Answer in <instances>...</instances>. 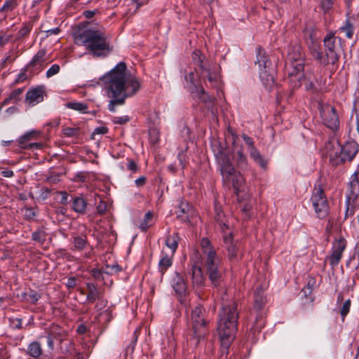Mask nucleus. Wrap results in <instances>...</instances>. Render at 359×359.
I'll return each mask as SVG.
<instances>
[{
    "instance_id": "f257e3e1",
    "label": "nucleus",
    "mask_w": 359,
    "mask_h": 359,
    "mask_svg": "<svg viewBox=\"0 0 359 359\" xmlns=\"http://www.w3.org/2000/svg\"><path fill=\"white\" fill-rule=\"evenodd\" d=\"M101 81L107 96L111 99L108 104L111 112H115L116 105H123L126 99L134 95L140 88V81L130 75L124 62H118L102 76Z\"/></svg>"
},
{
    "instance_id": "f03ea898",
    "label": "nucleus",
    "mask_w": 359,
    "mask_h": 359,
    "mask_svg": "<svg viewBox=\"0 0 359 359\" xmlns=\"http://www.w3.org/2000/svg\"><path fill=\"white\" fill-rule=\"evenodd\" d=\"M224 294L222 297V309L219 312L217 332L221 342V355H227L229 348L235 339L237 332L238 312L236 303L231 300L227 302Z\"/></svg>"
},
{
    "instance_id": "7ed1b4c3",
    "label": "nucleus",
    "mask_w": 359,
    "mask_h": 359,
    "mask_svg": "<svg viewBox=\"0 0 359 359\" xmlns=\"http://www.w3.org/2000/svg\"><path fill=\"white\" fill-rule=\"evenodd\" d=\"M74 39L76 44L85 46L94 57H104L112 50L105 33L100 29H78Z\"/></svg>"
},
{
    "instance_id": "20e7f679",
    "label": "nucleus",
    "mask_w": 359,
    "mask_h": 359,
    "mask_svg": "<svg viewBox=\"0 0 359 359\" xmlns=\"http://www.w3.org/2000/svg\"><path fill=\"white\" fill-rule=\"evenodd\" d=\"M215 147L217 148L214 149V153L219 165L223 183L226 186L232 187L233 194L239 198L240 193L244 191V179L241 173L236 170L229 156L225 152V148L221 143L218 142V145H215Z\"/></svg>"
},
{
    "instance_id": "39448f33",
    "label": "nucleus",
    "mask_w": 359,
    "mask_h": 359,
    "mask_svg": "<svg viewBox=\"0 0 359 359\" xmlns=\"http://www.w3.org/2000/svg\"><path fill=\"white\" fill-rule=\"evenodd\" d=\"M200 245L204 256V268L206 275L212 285L214 287H218L221 284L224 273L222 259L208 238H203Z\"/></svg>"
},
{
    "instance_id": "423d86ee",
    "label": "nucleus",
    "mask_w": 359,
    "mask_h": 359,
    "mask_svg": "<svg viewBox=\"0 0 359 359\" xmlns=\"http://www.w3.org/2000/svg\"><path fill=\"white\" fill-rule=\"evenodd\" d=\"M337 39H339V41L341 40V38L337 37L333 32L327 34L323 39L325 52L321 50L319 45L313 44L309 47L311 54L316 60L323 66L336 65L339 60L336 44Z\"/></svg>"
},
{
    "instance_id": "0eeeda50",
    "label": "nucleus",
    "mask_w": 359,
    "mask_h": 359,
    "mask_svg": "<svg viewBox=\"0 0 359 359\" xmlns=\"http://www.w3.org/2000/svg\"><path fill=\"white\" fill-rule=\"evenodd\" d=\"M189 323L192 332L191 341L196 346L208 334L209 321L205 318V309L202 305L198 304L192 309Z\"/></svg>"
},
{
    "instance_id": "6e6552de",
    "label": "nucleus",
    "mask_w": 359,
    "mask_h": 359,
    "mask_svg": "<svg viewBox=\"0 0 359 359\" xmlns=\"http://www.w3.org/2000/svg\"><path fill=\"white\" fill-rule=\"evenodd\" d=\"M256 60L255 65H257L259 69V77L263 85L270 90L275 82L271 61L266 50L262 47L258 46L255 50Z\"/></svg>"
},
{
    "instance_id": "1a4fd4ad",
    "label": "nucleus",
    "mask_w": 359,
    "mask_h": 359,
    "mask_svg": "<svg viewBox=\"0 0 359 359\" xmlns=\"http://www.w3.org/2000/svg\"><path fill=\"white\" fill-rule=\"evenodd\" d=\"M304 67V53L302 47L298 44L291 46L288 49L286 69L290 77L302 76Z\"/></svg>"
},
{
    "instance_id": "9d476101",
    "label": "nucleus",
    "mask_w": 359,
    "mask_h": 359,
    "mask_svg": "<svg viewBox=\"0 0 359 359\" xmlns=\"http://www.w3.org/2000/svg\"><path fill=\"white\" fill-rule=\"evenodd\" d=\"M358 144L355 141H348L344 145L338 144L337 151L330 154V161L334 165L351 161L358 154Z\"/></svg>"
},
{
    "instance_id": "9b49d317",
    "label": "nucleus",
    "mask_w": 359,
    "mask_h": 359,
    "mask_svg": "<svg viewBox=\"0 0 359 359\" xmlns=\"http://www.w3.org/2000/svg\"><path fill=\"white\" fill-rule=\"evenodd\" d=\"M184 81L185 88L194 99H198L203 103H210L212 101L213 98L197 83L194 72L185 74Z\"/></svg>"
},
{
    "instance_id": "f8f14e48",
    "label": "nucleus",
    "mask_w": 359,
    "mask_h": 359,
    "mask_svg": "<svg viewBox=\"0 0 359 359\" xmlns=\"http://www.w3.org/2000/svg\"><path fill=\"white\" fill-rule=\"evenodd\" d=\"M310 200L318 218L320 219L325 218L329 214L330 208L323 188L315 187Z\"/></svg>"
},
{
    "instance_id": "ddd939ff",
    "label": "nucleus",
    "mask_w": 359,
    "mask_h": 359,
    "mask_svg": "<svg viewBox=\"0 0 359 359\" xmlns=\"http://www.w3.org/2000/svg\"><path fill=\"white\" fill-rule=\"evenodd\" d=\"M320 115L323 123L329 128L337 130L339 127V120L334 107L329 104H318Z\"/></svg>"
},
{
    "instance_id": "4468645a",
    "label": "nucleus",
    "mask_w": 359,
    "mask_h": 359,
    "mask_svg": "<svg viewBox=\"0 0 359 359\" xmlns=\"http://www.w3.org/2000/svg\"><path fill=\"white\" fill-rule=\"evenodd\" d=\"M224 248L227 252V257L231 263H237L241 259V255L239 250V243L234 241L233 233H224L223 235Z\"/></svg>"
},
{
    "instance_id": "2eb2a0df",
    "label": "nucleus",
    "mask_w": 359,
    "mask_h": 359,
    "mask_svg": "<svg viewBox=\"0 0 359 359\" xmlns=\"http://www.w3.org/2000/svg\"><path fill=\"white\" fill-rule=\"evenodd\" d=\"M346 248V241L343 237L332 242L331 253L325 258V261H329L332 269H334L339 264Z\"/></svg>"
},
{
    "instance_id": "dca6fc26",
    "label": "nucleus",
    "mask_w": 359,
    "mask_h": 359,
    "mask_svg": "<svg viewBox=\"0 0 359 359\" xmlns=\"http://www.w3.org/2000/svg\"><path fill=\"white\" fill-rule=\"evenodd\" d=\"M177 203V209L175 211L177 219L182 223H189L191 219L196 215L194 208L182 198H180Z\"/></svg>"
},
{
    "instance_id": "f3484780",
    "label": "nucleus",
    "mask_w": 359,
    "mask_h": 359,
    "mask_svg": "<svg viewBox=\"0 0 359 359\" xmlns=\"http://www.w3.org/2000/svg\"><path fill=\"white\" fill-rule=\"evenodd\" d=\"M50 62L46 50L39 49L27 65V69L32 72H40Z\"/></svg>"
},
{
    "instance_id": "a211bd4d",
    "label": "nucleus",
    "mask_w": 359,
    "mask_h": 359,
    "mask_svg": "<svg viewBox=\"0 0 359 359\" xmlns=\"http://www.w3.org/2000/svg\"><path fill=\"white\" fill-rule=\"evenodd\" d=\"M199 76L201 81L207 88H217L219 83V75L210 64L205 67H203Z\"/></svg>"
},
{
    "instance_id": "6ab92c4d",
    "label": "nucleus",
    "mask_w": 359,
    "mask_h": 359,
    "mask_svg": "<svg viewBox=\"0 0 359 359\" xmlns=\"http://www.w3.org/2000/svg\"><path fill=\"white\" fill-rule=\"evenodd\" d=\"M84 231L80 233L72 232L71 233V250L73 252H81L90 246L88 236L86 231V227L83 226Z\"/></svg>"
},
{
    "instance_id": "aec40b11",
    "label": "nucleus",
    "mask_w": 359,
    "mask_h": 359,
    "mask_svg": "<svg viewBox=\"0 0 359 359\" xmlns=\"http://www.w3.org/2000/svg\"><path fill=\"white\" fill-rule=\"evenodd\" d=\"M359 197V168L351 175L348 184L346 201L355 202Z\"/></svg>"
},
{
    "instance_id": "412c9836",
    "label": "nucleus",
    "mask_w": 359,
    "mask_h": 359,
    "mask_svg": "<svg viewBox=\"0 0 359 359\" xmlns=\"http://www.w3.org/2000/svg\"><path fill=\"white\" fill-rule=\"evenodd\" d=\"M45 95V87L43 86H38L27 92L25 102L30 106H34L43 101Z\"/></svg>"
},
{
    "instance_id": "4be33fe9",
    "label": "nucleus",
    "mask_w": 359,
    "mask_h": 359,
    "mask_svg": "<svg viewBox=\"0 0 359 359\" xmlns=\"http://www.w3.org/2000/svg\"><path fill=\"white\" fill-rule=\"evenodd\" d=\"M237 136L233 135V158L236 161L237 166L241 169H247L248 167L247 156L243 153L242 145L236 142Z\"/></svg>"
},
{
    "instance_id": "5701e85b",
    "label": "nucleus",
    "mask_w": 359,
    "mask_h": 359,
    "mask_svg": "<svg viewBox=\"0 0 359 359\" xmlns=\"http://www.w3.org/2000/svg\"><path fill=\"white\" fill-rule=\"evenodd\" d=\"M191 268L190 273L191 275L192 283L194 287H201L204 285L205 277L203 274L201 267L200 266V261H192L191 259Z\"/></svg>"
},
{
    "instance_id": "b1692460",
    "label": "nucleus",
    "mask_w": 359,
    "mask_h": 359,
    "mask_svg": "<svg viewBox=\"0 0 359 359\" xmlns=\"http://www.w3.org/2000/svg\"><path fill=\"white\" fill-rule=\"evenodd\" d=\"M170 284L175 292L180 296L186 294L187 290V283L183 276L175 271L172 275Z\"/></svg>"
},
{
    "instance_id": "393cba45",
    "label": "nucleus",
    "mask_w": 359,
    "mask_h": 359,
    "mask_svg": "<svg viewBox=\"0 0 359 359\" xmlns=\"http://www.w3.org/2000/svg\"><path fill=\"white\" fill-rule=\"evenodd\" d=\"M38 136L39 133L36 131L33 130L28 132L22 135L18 139V144L21 148L25 149H30L34 148L40 149L41 147V144L40 143H28L29 141Z\"/></svg>"
},
{
    "instance_id": "a878e982",
    "label": "nucleus",
    "mask_w": 359,
    "mask_h": 359,
    "mask_svg": "<svg viewBox=\"0 0 359 359\" xmlns=\"http://www.w3.org/2000/svg\"><path fill=\"white\" fill-rule=\"evenodd\" d=\"M64 106L65 107L76 111L79 114H92L93 115H95L96 114L95 111H93L92 112L90 111L88 104L83 102L72 100L65 102Z\"/></svg>"
},
{
    "instance_id": "bb28decb",
    "label": "nucleus",
    "mask_w": 359,
    "mask_h": 359,
    "mask_svg": "<svg viewBox=\"0 0 359 359\" xmlns=\"http://www.w3.org/2000/svg\"><path fill=\"white\" fill-rule=\"evenodd\" d=\"M86 289L88 290L86 299L89 303H93L96 300H100V299L102 297V293L101 290L93 283H87Z\"/></svg>"
},
{
    "instance_id": "cd10ccee",
    "label": "nucleus",
    "mask_w": 359,
    "mask_h": 359,
    "mask_svg": "<svg viewBox=\"0 0 359 359\" xmlns=\"http://www.w3.org/2000/svg\"><path fill=\"white\" fill-rule=\"evenodd\" d=\"M25 353L27 355L34 359H40L43 354L41 343L37 341H32L28 344Z\"/></svg>"
},
{
    "instance_id": "c85d7f7f",
    "label": "nucleus",
    "mask_w": 359,
    "mask_h": 359,
    "mask_svg": "<svg viewBox=\"0 0 359 359\" xmlns=\"http://www.w3.org/2000/svg\"><path fill=\"white\" fill-rule=\"evenodd\" d=\"M172 257L173 255H169L164 252H161V259L158 262V271L161 275H164L168 269L172 264Z\"/></svg>"
},
{
    "instance_id": "c756f323",
    "label": "nucleus",
    "mask_w": 359,
    "mask_h": 359,
    "mask_svg": "<svg viewBox=\"0 0 359 359\" xmlns=\"http://www.w3.org/2000/svg\"><path fill=\"white\" fill-rule=\"evenodd\" d=\"M180 240V234L177 232H174L167 236L165 240V245L171 250L172 255H175L178 248Z\"/></svg>"
},
{
    "instance_id": "7c9ffc66",
    "label": "nucleus",
    "mask_w": 359,
    "mask_h": 359,
    "mask_svg": "<svg viewBox=\"0 0 359 359\" xmlns=\"http://www.w3.org/2000/svg\"><path fill=\"white\" fill-rule=\"evenodd\" d=\"M355 27L353 22L351 21V17L348 16L344 22L343 25L339 29L341 32H344L346 37L351 39L354 34Z\"/></svg>"
},
{
    "instance_id": "2f4dec72",
    "label": "nucleus",
    "mask_w": 359,
    "mask_h": 359,
    "mask_svg": "<svg viewBox=\"0 0 359 359\" xmlns=\"http://www.w3.org/2000/svg\"><path fill=\"white\" fill-rule=\"evenodd\" d=\"M87 203L83 197L76 196L72 201V209L78 213L86 212Z\"/></svg>"
},
{
    "instance_id": "473e14b6",
    "label": "nucleus",
    "mask_w": 359,
    "mask_h": 359,
    "mask_svg": "<svg viewBox=\"0 0 359 359\" xmlns=\"http://www.w3.org/2000/svg\"><path fill=\"white\" fill-rule=\"evenodd\" d=\"M265 325V315L264 313L261 311H257L254 324L252 325V329L255 331L260 332V330L264 327Z\"/></svg>"
},
{
    "instance_id": "72a5a7b5",
    "label": "nucleus",
    "mask_w": 359,
    "mask_h": 359,
    "mask_svg": "<svg viewBox=\"0 0 359 359\" xmlns=\"http://www.w3.org/2000/svg\"><path fill=\"white\" fill-rule=\"evenodd\" d=\"M192 60L194 63L198 66L201 70L203 69V67H207L208 65H210L209 62H204L205 57H203L201 52L199 50H195L192 53Z\"/></svg>"
},
{
    "instance_id": "f704fd0d",
    "label": "nucleus",
    "mask_w": 359,
    "mask_h": 359,
    "mask_svg": "<svg viewBox=\"0 0 359 359\" xmlns=\"http://www.w3.org/2000/svg\"><path fill=\"white\" fill-rule=\"evenodd\" d=\"M265 304V299L263 292L262 290H257L254 294V308L257 311H259L262 309Z\"/></svg>"
},
{
    "instance_id": "c9c22d12",
    "label": "nucleus",
    "mask_w": 359,
    "mask_h": 359,
    "mask_svg": "<svg viewBox=\"0 0 359 359\" xmlns=\"http://www.w3.org/2000/svg\"><path fill=\"white\" fill-rule=\"evenodd\" d=\"M22 296L25 301L32 304H36V302L41 297V295L36 291L33 290H30L27 292L22 293Z\"/></svg>"
},
{
    "instance_id": "e433bc0d",
    "label": "nucleus",
    "mask_w": 359,
    "mask_h": 359,
    "mask_svg": "<svg viewBox=\"0 0 359 359\" xmlns=\"http://www.w3.org/2000/svg\"><path fill=\"white\" fill-rule=\"evenodd\" d=\"M215 211L216 212L215 219L220 225L222 231L224 232L228 229V225L224 222V214L220 206L215 205Z\"/></svg>"
},
{
    "instance_id": "4c0bfd02",
    "label": "nucleus",
    "mask_w": 359,
    "mask_h": 359,
    "mask_svg": "<svg viewBox=\"0 0 359 359\" xmlns=\"http://www.w3.org/2000/svg\"><path fill=\"white\" fill-rule=\"evenodd\" d=\"M250 157L262 169L265 170L267 168V161L263 158V156L261 155L258 150L254 151V153H252V154H250Z\"/></svg>"
},
{
    "instance_id": "58836bf2",
    "label": "nucleus",
    "mask_w": 359,
    "mask_h": 359,
    "mask_svg": "<svg viewBox=\"0 0 359 359\" xmlns=\"http://www.w3.org/2000/svg\"><path fill=\"white\" fill-rule=\"evenodd\" d=\"M32 29V24L31 22H26L16 34L15 39L19 40L29 34Z\"/></svg>"
},
{
    "instance_id": "ea45409f",
    "label": "nucleus",
    "mask_w": 359,
    "mask_h": 359,
    "mask_svg": "<svg viewBox=\"0 0 359 359\" xmlns=\"http://www.w3.org/2000/svg\"><path fill=\"white\" fill-rule=\"evenodd\" d=\"M18 6L17 0H6L2 7L0 8V12L8 13L13 11Z\"/></svg>"
},
{
    "instance_id": "a19ab883",
    "label": "nucleus",
    "mask_w": 359,
    "mask_h": 359,
    "mask_svg": "<svg viewBox=\"0 0 359 359\" xmlns=\"http://www.w3.org/2000/svg\"><path fill=\"white\" fill-rule=\"evenodd\" d=\"M351 304V299H348L346 300L343 303L341 308L339 311L340 316L341 317V320L343 322L344 321L346 316L348 315V313L350 311Z\"/></svg>"
},
{
    "instance_id": "79ce46f5",
    "label": "nucleus",
    "mask_w": 359,
    "mask_h": 359,
    "mask_svg": "<svg viewBox=\"0 0 359 359\" xmlns=\"http://www.w3.org/2000/svg\"><path fill=\"white\" fill-rule=\"evenodd\" d=\"M242 137L245 144L248 147L250 155L252 154V153H254V151L257 150V148L255 147V142L252 137H250V136L245 133L242 135Z\"/></svg>"
},
{
    "instance_id": "37998d69",
    "label": "nucleus",
    "mask_w": 359,
    "mask_h": 359,
    "mask_svg": "<svg viewBox=\"0 0 359 359\" xmlns=\"http://www.w3.org/2000/svg\"><path fill=\"white\" fill-rule=\"evenodd\" d=\"M153 218V213L151 212H147L144 217V220L140 224V228L142 231H147L150 225L148 224Z\"/></svg>"
},
{
    "instance_id": "c03bdc74",
    "label": "nucleus",
    "mask_w": 359,
    "mask_h": 359,
    "mask_svg": "<svg viewBox=\"0 0 359 359\" xmlns=\"http://www.w3.org/2000/svg\"><path fill=\"white\" fill-rule=\"evenodd\" d=\"M63 134L68 137H78L80 134L79 128L66 127L62 130Z\"/></svg>"
},
{
    "instance_id": "a18cd8bd",
    "label": "nucleus",
    "mask_w": 359,
    "mask_h": 359,
    "mask_svg": "<svg viewBox=\"0 0 359 359\" xmlns=\"http://www.w3.org/2000/svg\"><path fill=\"white\" fill-rule=\"evenodd\" d=\"M336 0H320V7L324 13H328L333 7Z\"/></svg>"
},
{
    "instance_id": "49530a36",
    "label": "nucleus",
    "mask_w": 359,
    "mask_h": 359,
    "mask_svg": "<svg viewBox=\"0 0 359 359\" xmlns=\"http://www.w3.org/2000/svg\"><path fill=\"white\" fill-rule=\"evenodd\" d=\"M24 90V88H19L15 89L10 94L11 97L13 98V103H17L20 100V95Z\"/></svg>"
},
{
    "instance_id": "de8ad7c7",
    "label": "nucleus",
    "mask_w": 359,
    "mask_h": 359,
    "mask_svg": "<svg viewBox=\"0 0 359 359\" xmlns=\"http://www.w3.org/2000/svg\"><path fill=\"white\" fill-rule=\"evenodd\" d=\"M60 67L59 65H53L46 72V76L47 78H50L60 72Z\"/></svg>"
},
{
    "instance_id": "09e8293b",
    "label": "nucleus",
    "mask_w": 359,
    "mask_h": 359,
    "mask_svg": "<svg viewBox=\"0 0 359 359\" xmlns=\"http://www.w3.org/2000/svg\"><path fill=\"white\" fill-rule=\"evenodd\" d=\"M36 215V213L34 208H26L25 209L24 217L27 220L33 219Z\"/></svg>"
},
{
    "instance_id": "8fccbe9b",
    "label": "nucleus",
    "mask_w": 359,
    "mask_h": 359,
    "mask_svg": "<svg viewBox=\"0 0 359 359\" xmlns=\"http://www.w3.org/2000/svg\"><path fill=\"white\" fill-rule=\"evenodd\" d=\"M129 121L130 118L128 116H117L114 118L113 123L115 124L123 125L128 123Z\"/></svg>"
},
{
    "instance_id": "3c124183",
    "label": "nucleus",
    "mask_w": 359,
    "mask_h": 359,
    "mask_svg": "<svg viewBox=\"0 0 359 359\" xmlns=\"http://www.w3.org/2000/svg\"><path fill=\"white\" fill-rule=\"evenodd\" d=\"M315 283L316 281L313 278L308 281L306 286L302 289V292H304L305 295H306V290H309V294H311Z\"/></svg>"
},
{
    "instance_id": "603ef678",
    "label": "nucleus",
    "mask_w": 359,
    "mask_h": 359,
    "mask_svg": "<svg viewBox=\"0 0 359 359\" xmlns=\"http://www.w3.org/2000/svg\"><path fill=\"white\" fill-rule=\"evenodd\" d=\"M91 275L95 279L97 280H103L102 271L99 269H93L91 271Z\"/></svg>"
},
{
    "instance_id": "864d4df0",
    "label": "nucleus",
    "mask_w": 359,
    "mask_h": 359,
    "mask_svg": "<svg viewBox=\"0 0 359 359\" xmlns=\"http://www.w3.org/2000/svg\"><path fill=\"white\" fill-rule=\"evenodd\" d=\"M346 202L347 208H346V210L345 212V217L347 218L348 216L354 215L355 208L354 207L353 205L351 204V201L349 203H348L346 201Z\"/></svg>"
},
{
    "instance_id": "5fc2aeb1",
    "label": "nucleus",
    "mask_w": 359,
    "mask_h": 359,
    "mask_svg": "<svg viewBox=\"0 0 359 359\" xmlns=\"http://www.w3.org/2000/svg\"><path fill=\"white\" fill-rule=\"evenodd\" d=\"M177 158L182 168L184 169L187 165L186 154H184L183 152L179 153L177 155Z\"/></svg>"
},
{
    "instance_id": "6e6d98bb",
    "label": "nucleus",
    "mask_w": 359,
    "mask_h": 359,
    "mask_svg": "<svg viewBox=\"0 0 359 359\" xmlns=\"http://www.w3.org/2000/svg\"><path fill=\"white\" fill-rule=\"evenodd\" d=\"M32 238L34 241L38 242H43L44 240V236L41 231H34L32 234Z\"/></svg>"
},
{
    "instance_id": "4d7b16f0",
    "label": "nucleus",
    "mask_w": 359,
    "mask_h": 359,
    "mask_svg": "<svg viewBox=\"0 0 359 359\" xmlns=\"http://www.w3.org/2000/svg\"><path fill=\"white\" fill-rule=\"evenodd\" d=\"M126 167L128 170H131L133 172H136L138 170V165L133 160L128 161Z\"/></svg>"
},
{
    "instance_id": "13d9d810",
    "label": "nucleus",
    "mask_w": 359,
    "mask_h": 359,
    "mask_svg": "<svg viewBox=\"0 0 359 359\" xmlns=\"http://www.w3.org/2000/svg\"><path fill=\"white\" fill-rule=\"evenodd\" d=\"M65 285L68 289L74 288L76 285V277H74V276L69 277L67 279V283H65Z\"/></svg>"
},
{
    "instance_id": "bf43d9fd",
    "label": "nucleus",
    "mask_w": 359,
    "mask_h": 359,
    "mask_svg": "<svg viewBox=\"0 0 359 359\" xmlns=\"http://www.w3.org/2000/svg\"><path fill=\"white\" fill-rule=\"evenodd\" d=\"M50 192H51V190L50 189L44 188V187L42 188L41 189L40 198L42 200L47 199L50 196Z\"/></svg>"
},
{
    "instance_id": "052dcab7",
    "label": "nucleus",
    "mask_w": 359,
    "mask_h": 359,
    "mask_svg": "<svg viewBox=\"0 0 359 359\" xmlns=\"http://www.w3.org/2000/svg\"><path fill=\"white\" fill-rule=\"evenodd\" d=\"M108 128L105 126H100L95 128L93 135H104L108 133Z\"/></svg>"
},
{
    "instance_id": "680f3d73",
    "label": "nucleus",
    "mask_w": 359,
    "mask_h": 359,
    "mask_svg": "<svg viewBox=\"0 0 359 359\" xmlns=\"http://www.w3.org/2000/svg\"><path fill=\"white\" fill-rule=\"evenodd\" d=\"M9 358L6 348L0 344V359H8Z\"/></svg>"
},
{
    "instance_id": "e2e57ef3",
    "label": "nucleus",
    "mask_w": 359,
    "mask_h": 359,
    "mask_svg": "<svg viewBox=\"0 0 359 359\" xmlns=\"http://www.w3.org/2000/svg\"><path fill=\"white\" fill-rule=\"evenodd\" d=\"M60 29L59 27H55L53 29H50L46 31H45L46 33V37H48L51 35H57L60 33Z\"/></svg>"
},
{
    "instance_id": "0e129e2a",
    "label": "nucleus",
    "mask_w": 359,
    "mask_h": 359,
    "mask_svg": "<svg viewBox=\"0 0 359 359\" xmlns=\"http://www.w3.org/2000/svg\"><path fill=\"white\" fill-rule=\"evenodd\" d=\"M147 182V178L144 176H141L135 181V184L137 187H143Z\"/></svg>"
},
{
    "instance_id": "69168bd1",
    "label": "nucleus",
    "mask_w": 359,
    "mask_h": 359,
    "mask_svg": "<svg viewBox=\"0 0 359 359\" xmlns=\"http://www.w3.org/2000/svg\"><path fill=\"white\" fill-rule=\"evenodd\" d=\"M97 301H98V302L95 306V309L96 310H97V311L101 310L102 309H103L104 307H105L107 306V300H104L101 298L100 300H97Z\"/></svg>"
},
{
    "instance_id": "338daca9",
    "label": "nucleus",
    "mask_w": 359,
    "mask_h": 359,
    "mask_svg": "<svg viewBox=\"0 0 359 359\" xmlns=\"http://www.w3.org/2000/svg\"><path fill=\"white\" fill-rule=\"evenodd\" d=\"M304 86L306 90L316 91L317 90L315 84L311 81H306Z\"/></svg>"
},
{
    "instance_id": "774afa93",
    "label": "nucleus",
    "mask_w": 359,
    "mask_h": 359,
    "mask_svg": "<svg viewBox=\"0 0 359 359\" xmlns=\"http://www.w3.org/2000/svg\"><path fill=\"white\" fill-rule=\"evenodd\" d=\"M107 208V204L104 201H100L98 205L97 206V210L98 213L103 214Z\"/></svg>"
}]
</instances>
